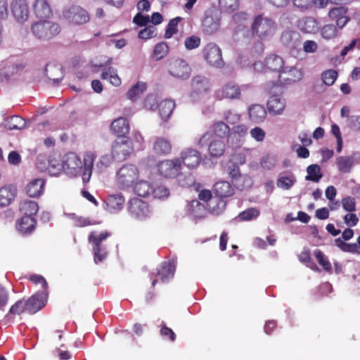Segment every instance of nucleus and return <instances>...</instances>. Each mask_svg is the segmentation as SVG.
Returning a JSON list of instances; mask_svg holds the SVG:
<instances>
[{"label": "nucleus", "mask_w": 360, "mask_h": 360, "mask_svg": "<svg viewBox=\"0 0 360 360\" xmlns=\"http://www.w3.org/2000/svg\"><path fill=\"white\" fill-rule=\"evenodd\" d=\"M95 155L91 152H86L82 160L75 153H69L63 157V171L70 176H82L84 184H87L91 179Z\"/></svg>", "instance_id": "f257e3e1"}, {"label": "nucleus", "mask_w": 360, "mask_h": 360, "mask_svg": "<svg viewBox=\"0 0 360 360\" xmlns=\"http://www.w3.org/2000/svg\"><path fill=\"white\" fill-rule=\"evenodd\" d=\"M276 30V22L264 15H257L251 25V31L253 35L260 39H269L275 33Z\"/></svg>", "instance_id": "f03ea898"}, {"label": "nucleus", "mask_w": 360, "mask_h": 360, "mask_svg": "<svg viewBox=\"0 0 360 360\" xmlns=\"http://www.w3.org/2000/svg\"><path fill=\"white\" fill-rule=\"evenodd\" d=\"M110 236H111V233L107 231L101 233L92 231L89 235L88 241L92 246L96 264L103 262L106 258L108 251L103 241Z\"/></svg>", "instance_id": "7ed1b4c3"}, {"label": "nucleus", "mask_w": 360, "mask_h": 360, "mask_svg": "<svg viewBox=\"0 0 360 360\" xmlns=\"http://www.w3.org/2000/svg\"><path fill=\"white\" fill-rule=\"evenodd\" d=\"M139 172L136 166L126 164L117 172L116 181L117 186L121 189L130 188L138 179Z\"/></svg>", "instance_id": "20e7f679"}, {"label": "nucleus", "mask_w": 360, "mask_h": 360, "mask_svg": "<svg viewBox=\"0 0 360 360\" xmlns=\"http://www.w3.org/2000/svg\"><path fill=\"white\" fill-rule=\"evenodd\" d=\"M31 30L37 39L49 40L59 34L60 27L58 23L52 21L41 20L32 24Z\"/></svg>", "instance_id": "39448f33"}, {"label": "nucleus", "mask_w": 360, "mask_h": 360, "mask_svg": "<svg viewBox=\"0 0 360 360\" xmlns=\"http://www.w3.org/2000/svg\"><path fill=\"white\" fill-rule=\"evenodd\" d=\"M64 18L75 25H83L90 20L88 12L79 5H70L63 11Z\"/></svg>", "instance_id": "423d86ee"}, {"label": "nucleus", "mask_w": 360, "mask_h": 360, "mask_svg": "<svg viewBox=\"0 0 360 360\" xmlns=\"http://www.w3.org/2000/svg\"><path fill=\"white\" fill-rule=\"evenodd\" d=\"M221 13L215 9H208L205 13L202 22V31L207 34H212L216 32L220 26Z\"/></svg>", "instance_id": "0eeeda50"}, {"label": "nucleus", "mask_w": 360, "mask_h": 360, "mask_svg": "<svg viewBox=\"0 0 360 360\" xmlns=\"http://www.w3.org/2000/svg\"><path fill=\"white\" fill-rule=\"evenodd\" d=\"M132 151L131 141L127 136L117 137L112 146V155L118 160H125Z\"/></svg>", "instance_id": "6e6552de"}, {"label": "nucleus", "mask_w": 360, "mask_h": 360, "mask_svg": "<svg viewBox=\"0 0 360 360\" xmlns=\"http://www.w3.org/2000/svg\"><path fill=\"white\" fill-rule=\"evenodd\" d=\"M210 89L209 79L202 75L193 77L191 82L190 96L194 101H198L205 95Z\"/></svg>", "instance_id": "1a4fd4ad"}, {"label": "nucleus", "mask_w": 360, "mask_h": 360, "mask_svg": "<svg viewBox=\"0 0 360 360\" xmlns=\"http://www.w3.org/2000/svg\"><path fill=\"white\" fill-rule=\"evenodd\" d=\"M284 66L283 58L276 54L269 55L264 63L255 62L253 68L255 71L262 72L264 69L272 72H280Z\"/></svg>", "instance_id": "9d476101"}, {"label": "nucleus", "mask_w": 360, "mask_h": 360, "mask_svg": "<svg viewBox=\"0 0 360 360\" xmlns=\"http://www.w3.org/2000/svg\"><path fill=\"white\" fill-rule=\"evenodd\" d=\"M203 57L212 66L220 68L224 65L221 49L214 43L210 42L202 49Z\"/></svg>", "instance_id": "9b49d317"}, {"label": "nucleus", "mask_w": 360, "mask_h": 360, "mask_svg": "<svg viewBox=\"0 0 360 360\" xmlns=\"http://www.w3.org/2000/svg\"><path fill=\"white\" fill-rule=\"evenodd\" d=\"M169 73L178 79H186L191 74V68L188 63L181 58L171 59L169 62Z\"/></svg>", "instance_id": "f8f14e48"}, {"label": "nucleus", "mask_w": 360, "mask_h": 360, "mask_svg": "<svg viewBox=\"0 0 360 360\" xmlns=\"http://www.w3.org/2000/svg\"><path fill=\"white\" fill-rule=\"evenodd\" d=\"M128 211L132 217L139 219H143L150 214L148 203L136 198H132L129 201Z\"/></svg>", "instance_id": "ddd939ff"}, {"label": "nucleus", "mask_w": 360, "mask_h": 360, "mask_svg": "<svg viewBox=\"0 0 360 360\" xmlns=\"http://www.w3.org/2000/svg\"><path fill=\"white\" fill-rule=\"evenodd\" d=\"M11 11L15 20L19 23H23L28 20L30 11L27 0H12Z\"/></svg>", "instance_id": "4468645a"}, {"label": "nucleus", "mask_w": 360, "mask_h": 360, "mask_svg": "<svg viewBox=\"0 0 360 360\" xmlns=\"http://www.w3.org/2000/svg\"><path fill=\"white\" fill-rule=\"evenodd\" d=\"M160 174L166 178H173L179 176L181 170V160L176 158L166 160L158 164Z\"/></svg>", "instance_id": "2eb2a0df"}, {"label": "nucleus", "mask_w": 360, "mask_h": 360, "mask_svg": "<svg viewBox=\"0 0 360 360\" xmlns=\"http://www.w3.org/2000/svg\"><path fill=\"white\" fill-rule=\"evenodd\" d=\"M181 160V165L184 164L189 169L197 167L201 162V154L196 149L188 148L184 150L180 157L176 158Z\"/></svg>", "instance_id": "dca6fc26"}, {"label": "nucleus", "mask_w": 360, "mask_h": 360, "mask_svg": "<svg viewBox=\"0 0 360 360\" xmlns=\"http://www.w3.org/2000/svg\"><path fill=\"white\" fill-rule=\"evenodd\" d=\"M240 96L241 88H240L238 84L233 82H227L216 92V97L218 99H239Z\"/></svg>", "instance_id": "f3484780"}, {"label": "nucleus", "mask_w": 360, "mask_h": 360, "mask_svg": "<svg viewBox=\"0 0 360 360\" xmlns=\"http://www.w3.org/2000/svg\"><path fill=\"white\" fill-rule=\"evenodd\" d=\"M46 298V292H37L25 302L27 311L31 314L37 312L45 305Z\"/></svg>", "instance_id": "a211bd4d"}, {"label": "nucleus", "mask_w": 360, "mask_h": 360, "mask_svg": "<svg viewBox=\"0 0 360 360\" xmlns=\"http://www.w3.org/2000/svg\"><path fill=\"white\" fill-rule=\"evenodd\" d=\"M124 198L121 193L109 195L105 200V209L112 214L120 212L123 208Z\"/></svg>", "instance_id": "6ab92c4d"}, {"label": "nucleus", "mask_w": 360, "mask_h": 360, "mask_svg": "<svg viewBox=\"0 0 360 360\" xmlns=\"http://www.w3.org/2000/svg\"><path fill=\"white\" fill-rule=\"evenodd\" d=\"M248 127L244 124H239L232 129L228 136V143L233 148L240 147L243 143L242 139L247 134Z\"/></svg>", "instance_id": "aec40b11"}, {"label": "nucleus", "mask_w": 360, "mask_h": 360, "mask_svg": "<svg viewBox=\"0 0 360 360\" xmlns=\"http://www.w3.org/2000/svg\"><path fill=\"white\" fill-rule=\"evenodd\" d=\"M302 76L303 75L300 69L294 67H283L279 72L280 79L286 84L298 82L301 80Z\"/></svg>", "instance_id": "412c9836"}, {"label": "nucleus", "mask_w": 360, "mask_h": 360, "mask_svg": "<svg viewBox=\"0 0 360 360\" xmlns=\"http://www.w3.org/2000/svg\"><path fill=\"white\" fill-rule=\"evenodd\" d=\"M175 270L176 261L174 259L163 262L158 269V275L160 277L162 282L167 283L174 277Z\"/></svg>", "instance_id": "4be33fe9"}, {"label": "nucleus", "mask_w": 360, "mask_h": 360, "mask_svg": "<svg viewBox=\"0 0 360 360\" xmlns=\"http://www.w3.org/2000/svg\"><path fill=\"white\" fill-rule=\"evenodd\" d=\"M17 195V188L12 184L6 185L0 188V207L9 205Z\"/></svg>", "instance_id": "5701e85b"}, {"label": "nucleus", "mask_w": 360, "mask_h": 360, "mask_svg": "<svg viewBox=\"0 0 360 360\" xmlns=\"http://www.w3.org/2000/svg\"><path fill=\"white\" fill-rule=\"evenodd\" d=\"M300 34L293 30H285L281 36V43L288 49H296L300 44Z\"/></svg>", "instance_id": "b1692460"}, {"label": "nucleus", "mask_w": 360, "mask_h": 360, "mask_svg": "<svg viewBox=\"0 0 360 360\" xmlns=\"http://www.w3.org/2000/svg\"><path fill=\"white\" fill-rule=\"evenodd\" d=\"M299 29L305 33H316L319 30V24L313 17L306 16L300 19L297 22Z\"/></svg>", "instance_id": "393cba45"}, {"label": "nucleus", "mask_w": 360, "mask_h": 360, "mask_svg": "<svg viewBox=\"0 0 360 360\" xmlns=\"http://www.w3.org/2000/svg\"><path fill=\"white\" fill-rule=\"evenodd\" d=\"M296 181L295 175L291 172L285 171L278 174L276 186L283 190H289L294 186Z\"/></svg>", "instance_id": "a878e982"}, {"label": "nucleus", "mask_w": 360, "mask_h": 360, "mask_svg": "<svg viewBox=\"0 0 360 360\" xmlns=\"http://www.w3.org/2000/svg\"><path fill=\"white\" fill-rule=\"evenodd\" d=\"M36 220L34 217L24 215L17 224V230L22 235L30 234L35 229Z\"/></svg>", "instance_id": "bb28decb"}, {"label": "nucleus", "mask_w": 360, "mask_h": 360, "mask_svg": "<svg viewBox=\"0 0 360 360\" xmlns=\"http://www.w3.org/2000/svg\"><path fill=\"white\" fill-rule=\"evenodd\" d=\"M268 110L273 115H281L285 107V101L280 96H271L267 103Z\"/></svg>", "instance_id": "cd10ccee"}, {"label": "nucleus", "mask_w": 360, "mask_h": 360, "mask_svg": "<svg viewBox=\"0 0 360 360\" xmlns=\"http://www.w3.org/2000/svg\"><path fill=\"white\" fill-rule=\"evenodd\" d=\"M153 149L156 154L167 155L171 152L172 145L168 139L157 136L154 139Z\"/></svg>", "instance_id": "c85d7f7f"}, {"label": "nucleus", "mask_w": 360, "mask_h": 360, "mask_svg": "<svg viewBox=\"0 0 360 360\" xmlns=\"http://www.w3.org/2000/svg\"><path fill=\"white\" fill-rule=\"evenodd\" d=\"M103 68L102 70L101 77L103 79L109 81L112 85L118 86L121 84V79L117 75V70L113 67H106L103 65H98Z\"/></svg>", "instance_id": "c756f323"}, {"label": "nucleus", "mask_w": 360, "mask_h": 360, "mask_svg": "<svg viewBox=\"0 0 360 360\" xmlns=\"http://www.w3.org/2000/svg\"><path fill=\"white\" fill-rule=\"evenodd\" d=\"M110 129L117 137L125 136L129 131V124L125 118L119 117L111 123Z\"/></svg>", "instance_id": "7c9ffc66"}, {"label": "nucleus", "mask_w": 360, "mask_h": 360, "mask_svg": "<svg viewBox=\"0 0 360 360\" xmlns=\"http://www.w3.org/2000/svg\"><path fill=\"white\" fill-rule=\"evenodd\" d=\"M33 10L38 18H48L52 13L51 6L46 0H35Z\"/></svg>", "instance_id": "2f4dec72"}, {"label": "nucleus", "mask_w": 360, "mask_h": 360, "mask_svg": "<svg viewBox=\"0 0 360 360\" xmlns=\"http://www.w3.org/2000/svg\"><path fill=\"white\" fill-rule=\"evenodd\" d=\"M45 181L43 179H36L31 181L26 187V191L29 196L36 198L44 192Z\"/></svg>", "instance_id": "473e14b6"}, {"label": "nucleus", "mask_w": 360, "mask_h": 360, "mask_svg": "<svg viewBox=\"0 0 360 360\" xmlns=\"http://www.w3.org/2000/svg\"><path fill=\"white\" fill-rule=\"evenodd\" d=\"M187 214L194 218H202L205 213V206L197 200H193L186 206Z\"/></svg>", "instance_id": "72a5a7b5"}, {"label": "nucleus", "mask_w": 360, "mask_h": 360, "mask_svg": "<svg viewBox=\"0 0 360 360\" xmlns=\"http://www.w3.org/2000/svg\"><path fill=\"white\" fill-rule=\"evenodd\" d=\"M250 119L255 123L262 122L266 117V111L264 106L255 104L249 108Z\"/></svg>", "instance_id": "f704fd0d"}, {"label": "nucleus", "mask_w": 360, "mask_h": 360, "mask_svg": "<svg viewBox=\"0 0 360 360\" xmlns=\"http://www.w3.org/2000/svg\"><path fill=\"white\" fill-rule=\"evenodd\" d=\"M214 188L216 195L221 198L232 195L234 191L230 183L226 181L217 182Z\"/></svg>", "instance_id": "c9c22d12"}, {"label": "nucleus", "mask_w": 360, "mask_h": 360, "mask_svg": "<svg viewBox=\"0 0 360 360\" xmlns=\"http://www.w3.org/2000/svg\"><path fill=\"white\" fill-rule=\"evenodd\" d=\"M174 108L175 103L172 100L165 99L162 101L158 104L159 113L162 119L165 121L167 120L171 116Z\"/></svg>", "instance_id": "e433bc0d"}, {"label": "nucleus", "mask_w": 360, "mask_h": 360, "mask_svg": "<svg viewBox=\"0 0 360 360\" xmlns=\"http://www.w3.org/2000/svg\"><path fill=\"white\" fill-rule=\"evenodd\" d=\"M26 67V63L22 60L17 61L16 63L7 66L4 72V77L8 80L15 75L20 74L23 71Z\"/></svg>", "instance_id": "4c0bfd02"}, {"label": "nucleus", "mask_w": 360, "mask_h": 360, "mask_svg": "<svg viewBox=\"0 0 360 360\" xmlns=\"http://www.w3.org/2000/svg\"><path fill=\"white\" fill-rule=\"evenodd\" d=\"M226 145L220 139H214L210 141L208 147L210 156L214 158L221 157L225 152Z\"/></svg>", "instance_id": "58836bf2"}, {"label": "nucleus", "mask_w": 360, "mask_h": 360, "mask_svg": "<svg viewBox=\"0 0 360 360\" xmlns=\"http://www.w3.org/2000/svg\"><path fill=\"white\" fill-rule=\"evenodd\" d=\"M153 185L147 181H140L134 186L135 193L143 198L150 197Z\"/></svg>", "instance_id": "ea45409f"}, {"label": "nucleus", "mask_w": 360, "mask_h": 360, "mask_svg": "<svg viewBox=\"0 0 360 360\" xmlns=\"http://www.w3.org/2000/svg\"><path fill=\"white\" fill-rule=\"evenodd\" d=\"M336 165L340 172L349 173L352 169L354 162L351 156H340L336 159Z\"/></svg>", "instance_id": "a19ab883"}, {"label": "nucleus", "mask_w": 360, "mask_h": 360, "mask_svg": "<svg viewBox=\"0 0 360 360\" xmlns=\"http://www.w3.org/2000/svg\"><path fill=\"white\" fill-rule=\"evenodd\" d=\"M20 210L24 215L33 217L39 210L38 204L33 200H24L20 205Z\"/></svg>", "instance_id": "79ce46f5"}, {"label": "nucleus", "mask_w": 360, "mask_h": 360, "mask_svg": "<svg viewBox=\"0 0 360 360\" xmlns=\"http://www.w3.org/2000/svg\"><path fill=\"white\" fill-rule=\"evenodd\" d=\"M46 169L51 176H56L63 171V161L54 158L49 159Z\"/></svg>", "instance_id": "37998d69"}, {"label": "nucleus", "mask_w": 360, "mask_h": 360, "mask_svg": "<svg viewBox=\"0 0 360 360\" xmlns=\"http://www.w3.org/2000/svg\"><path fill=\"white\" fill-rule=\"evenodd\" d=\"M307 175L305 179L307 181H312L314 182H319L322 178L323 174L321 172V167L318 165H310L307 168Z\"/></svg>", "instance_id": "c03bdc74"}, {"label": "nucleus", "mask_w": 360, "mask_h": 360, "mask_svg": "<svg viewBox=\"0 0 360 360\" xmlns=\"http://www.w3.org/2000/svg\"><path fill=\"white\" fill-rule=\"evenodd\" d=\"M146 89V84L145 82H139L131 87L127 92L128 98L131 101H136L137 98L142 94Z\"/></svg>", "instance_id": "a18cd8bd"}, {"label": "nucleus", "mask_w": 360, "mask_h": 360, "mask_svg": "<svg viewBox=\"0 0 360 360\" xmlns=\"http://www.w3.org/2000/svg\"><path fill=\"white\" fill-rule=\"evenodd\" d=\"M226 207V202L221 198H215L207 204L208 210L214 214H219Z\"/></svg>", "instance_id": "49530a36"}, {"label": "nucleus", "mask_w": 360, "mask_h": 360, "mask_svg": "<svg viewBox=\"0 0 360 360\" xmlns=\"http://www.w3.org/2000/svg\"><path fill=\"white\" fill-rule=\"evenodd\" d=\"M229 175L231 176L235 186L240 190L244 188V186L240 184V181H243L245 177L242 176L240 174L238 166L232 165L229 167Z\"/></svg>", "instance_id": "de8ad7c7"}, {"label": "nucleus", "mask_w": 360, "mask_h": 360, "mask_svg": "<svg viewBox=\"0 0 360 360\" xmlns=\"http://www.w3.org/2000/svg\"><path fill=\"white\" fill-rule=\"evenodd\" d=\"M6 127L9 130L22 129L25 127V120L20 116L14 115L7 122Z\"/></svg>", "instance_id": "09e8293b"}, {"label": "nucleus", "mask_w": 360, "mask_h": 360, "mask_svg": "<svg viewBox=\"0 0 360 360\" xmlns=\"http://www.w3.org/2000/svg\"><path fill=\"white\" fill-rule=\"evenodd\" d=\"M259 215V211L257 208H249L240 212L237 219L240 221H251L257 218Z\"/></svg>", "instance_id": "8fccbe9b"}, {"label": "nucleus", "mask_w": 360, "mask_h": 360, "mask_svg": "<svg viewBox=\"0 0 360 360\" xmlns=\"http://www.w3.org/2000/svg\"><path fill=\"white\" fill-rule=\"evenodd\" d=\"M168 46L165 42H160L157 44L153 52V57L159 60L163 58L168 53Z\"/></svg>", "instance_id": "3c124183"}, {"label": "nucleus", "mask_w": 360, "mask_h": 360, "mask_svg": "<svg viewBox=\"0 0 360 360\" xmlns=\"http://www.w3.org/2000/svg\"><path fill=\"white\" fill-rule=\"evenodd\" d=\"M214 134L221 138L229 136L230 134L229 127L223 122H217L213 126Z\"/></svg>", "instance_id": "603ef678"}, {"label": "nucleus", "mask_w": 360, "mask_h": 360, "mask_svg": "<svg viewBox=\"0 0 360 360\" xmlns=\"http://www.w3.org/2000/svg\"><path fill=\"white\" fill-rule=\"evenodd\" d=\"M169 195V189L163 186L158 185L153 187V191L151 195L154 198L165 199L167 198Z\"/></svg>", "instance_id": "864d4df0"}, {"label": "nucleus", "mask_w": 360, "mask_h": 360, "mask_svg": "<svg viewBox=\"0 0 360 360\" xmlns=\"http://www.w3.org/2000/svg\"><path fill=\"white\" fill-rule=\"evenodd\" d=\"M220 8L225 12H232L238 8V0H219Z\"/></svg>", "instance_id": "5fc2aeb1"}, {"label": "nucleus", "mask_w": 360, "mask_h": 360, "mask_svg": "<svg viewBox=\"0 0 360 360\" xmlns=\"http://www.w3.org/2000/svg\"><path fill=\"white\" fill-rule=\"evenodd\" d=\"M181 20V17H176L169 21L166 29L165 38H171L174 34L177 32V25Z\"/></svg>", "instance_id": "6e6d98bb"}, {"label": "nucleus", "mask_w": 360, "mask_h": 360, "mask_svg": "<svg viewBox=\"0 0 360 360\" xmlns=\"http://www.w3.org/2000/svg\"><path fill=\"white\" fill-rule=\"evenodd\" d=\"M337 77L338 72L333 70L324 71L321 75V79L323 82L327 86L333 84Z\"/></svg>", "instance_id": "4d7b16f0"}, {"label": "nucleus", "mask_w": 360, "mask_h": 360, "mask_svg": "<svg viewBox=\"0 0 360 360\" xmlns=\"http://www.w3.org/2000/svg\"><path fill=\"white\" fill-rule=\"evenodd\" d=\"M321 36L326 39H331L336 37L337 29L334 25H326L321 30Z\"/></svg>", "instance_id": "13d9d810"}, {"label": "nucleus", "mask_w": 360, "mask_h": 360, "mask_svg": "<svg viewBox=\"0 0 360 360\" xmlns=\"http://www.w3.org/2000/svg\"><path fill=\"white\" fill-rule=\"evenodd\" d=\"M277 162L278 160L276 155H267L262 159L261 165L264 169L270 170L275 167Z\"/></svg>", "instance_id": "bf43d9fd"}, {"label": "nucleus", "mask_w": 360, "mask_h": 360, "mask_svg": "<svg viewBox=\"0 0 360 360\" xmlns=\"http://www.w3.org/2000/svg\"><path fill=\"white\" fill-rule=\"evenodd\" d=\"M201 39L199 37L192 35L185 39L184 45L187 50H193L200 46Z\"/></svg>", "instance_id": "052dcab7"}, {"label": "nucleus", "mask_w": 360, "mask_h": 360, "mask_svg": "<svg viewBox=\"0 0 360 360\" xmlns=\"http://www.w3.org/2000/svg\"><path fill=\"white\" fill-rule=\"evenodd\" d=\"M314 255L319 262V264L321 265L323 269L326 271H330L331 264L328 259H326L324 254L320 250H316L314 251Z\"/></svg>", "instance_id": "680f3d73"}, {"label": "nucleus", "mask_w": 360, "mask_h": 360, "mask_svg": "<svg viewBox=\"0 0 360 360\" xmlns=\"http://www.w3.org/2000/svg\"><path fill=\"white\" fill-rule=\"evenodd\" d=\"M25 311H27L25 302L23 300H20L11 306L8 313L19 315Z\"/></svg>", "instance_id": "e2e57ef3"}, {"label": "nucleus", "mask_w": 360, "mask_h": 360, "mask_svg": "<svg viewBox=\"0 0 360 360\" xmlns=\"http://www.w3.org/2000/svg\"><path fill=\"white\" fill-rule=\"evenodd\" d=\"M212 136V132L207 131L205 132L200 137L196 139L195 145L200 148L205 147L208 145V143L210 144Z\"/></svg>", "instance_id": "0e129e2a"}, {"label": "nucleus", "mask_w": 360, "mask_h": 360, "mask_svg": "<svg viewBox=\"0 0 360 360\" xmlns=\"http://www.w3.org/2000/svg\"><path fill=\"white\" fill-rule=\"evenodd\" d=\"M156 35V28L154 25H149L139 32V37L143 39H150Z\"/></svg>", "instance_id": "69168bd1"}, {"label": "nucleus", "mask_w": 360, "mask_h": 360, "mask_svg": "<svg viewBox=\"0 0 360 360\" xmlns=\"http://www.w3.org/2000/svg\"><path fill=\"white\" fill-rule=\"evenodd\" d=\"M70 217L74 220L75 226L78 227H84L94 224L88 218L77 216L75 214H70Z\"/></svg>", "instance_id": "338daca9"}, {"label": "nucleus", "mask_w": 360, "mask_h": 360, "mask_svg": "<svg viewBox=\"0 0 360 360\" xmlns=\"http://www.w3.org/2000/svg\"><path fill=\"white\" fill-rule=\"evenodd\" d=\"M347 9L343 6L335 7L329 11L328 15L330 19L336 20L346 15Z\"/></svg>", "instance_id": "774afa93"}]
</instances>
